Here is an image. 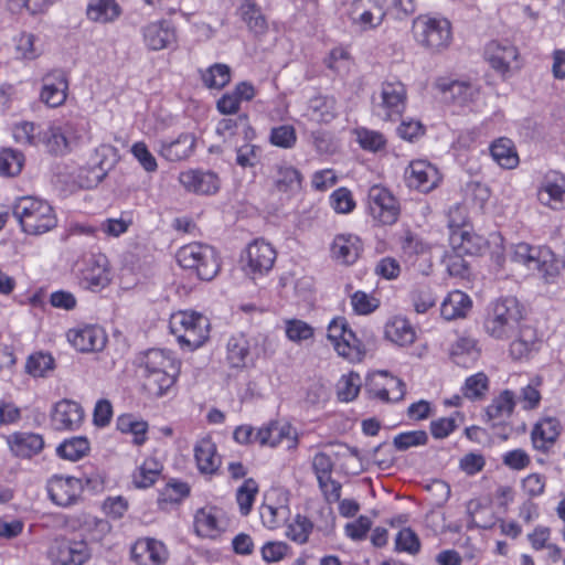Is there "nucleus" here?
I'll return each instance as SVG.
<instances>
[{
  "mask_svg": "<svg viewBox=\"0 0 565 565\" xmlns=\"http://www.w3.org/2000/svg\"><path fill=\"white\" fill-rule=\"evenodd\" d=\"M311 530L312 523L310 520L298 514L294 523L289 524L287 536L299 544H303L308 541Z\"/></svg>",
  "mask_w": 565,
  "mask_h": 565,
  "instance_id": "obj_61",
  "label": "nucleus"
},
{
  "mask_svg": "<svg viewBox=\"0 0 565 565\" xmlns=\"http://www.w3.org/2000/svg\"><path fill=\"white\" fill-rule=\"evenodd\" d=\"M302 174L295 167L287 163L274 166L273 188L288 196L295 195L301 190Z\"/></svg>",
  "mask_w": 565,
  "mask_h": 565,
  "instance_id": "obj_22",
  "label": "nucleus"
},
{
  "mask_svg": "<svg viewBox=\"0 0 565 565\" xmlns=\"http://www.w3.org/2000/svg\"><path fill=\"white\" fill-rule=\"evenodd\" d=\"M108 282V273L100 265L88 266L82 271V284L88 289H100L107 286Z\"/></svg>",
  "mask_w": 565,
  "mask_h": 565,
  "instance_id": "obj_53",
  "label": "nucleus"
},
{
  "mask_svg": "<svg viewBox=\"0 0 565 565\" xmlns=\"http://www.w3.org/2000/svg\"><path fill=\"white\" fill-rule=\"evenodd\" d=\"M404 179L408 188L428 193L440 182V174L435 166L426 160H414L405 169Z\"/></svg>",
  "mask_w": 565,
  "mask_h": 565,
  "instance_id": "obj_9",
  "label": "nucleus"
},
{
  "mask_svg": "<svg viewBox=\"0 0 565 565\" xmlns=\"http://www.w3.org/2000/svg\"><path fill=\"white\" fill-rule=\"evenodd\" d=\"M86 13L94 22L107 23L119 17L120 8L115 0H92Z\"/></svg>",
  "mask_w": 565,
  "mask_h": 565,
  "instance_id": "obj_38",
  "label": "nucleus"
},
{
  "mask_svg": "<svg viewBox=\"0 0 565 565\" xmlns=\"http://www.w3.org/2000/svg\"><path fill=\"white\" fill-rule=\"evenodd\" d=\"M518 337L510 345V353L513 359L520 360L529 356L533 351L537 350V333L531 326H522L516 330Z\"/></svg>",
  "mask_w": 565,
  "mask_h": 565,
  "instance_id": "obj_32",
  "label": "nucleus"
},
{
  "mask_svg": "<svg viewBox=\"0 0 565 565\" xmlns=\"http://www.w3.org/2000/svg\"><path fill=\"white\" fill-rule=\"evenodd\" d=\"M406 89L401 82H385L382 84L379 98L373 96V113L384 119H392L399 115L405 106Z\"/></svg>",
  "mask_w": 565,
  "mask_h": 565,
  "instance_id": "obj_6",
  "label": "nucleus"
},
{
  "mask_svg": "<svg viewBox=\"0 0 565 565\" xmlns=\"http://www.w3.org/2000/svg\"><path fill=\"white\" fill-rule=\"evenodd\" d=\"M522 318V309L516 298L499 299L492 303L484 320L486 332L494 339H509L516 333Z\"/></svg>",
  "mask_w": 565,
  "mask_h": 565,
  "instance_id": "obj_2",
  "label": "nucleus"
},
{
  "mask_svg": "<svg viewBox=\"0 0 565 565\" xmlns=\"http://www.w3.org/2000/svg\"><path fill=\"white\" fill-rule=\"evenodd\" d=\"M276 250L264 239H256L246 248V255L243 258L247 274H266L275 263Z\"/></svg>",
  "mask_w": 565,
  "mask_h": 565,
  "instance_id": "obj_11",
  "label": "nucleus"
},
{
  "mask_svg": "<svg viewBox=\"0 0 565 565\" xmlns=\"http://www.w3.org/2000/svg\"><path fill=\"white\" fill-rule=\"evenodd\" d=\"M39 147H44L51 156L60 157L70 152V142L62 127L49 125L38 132Z\"/></svg>",
  "mask_w": 565,
  "mask_h": 565,
  "instance_id": "obj_23",
  "label": "nucleus"
},
{
  "mask_svg": "<svg viewBox=\"0 0 565 565\" xmlns=\"http://www.w3.org/2000/svg\"><path fill=\"white\" fill-rule=\"evenodd\" d=\"M11 450L18 457L30 458L44 447L41 435L34 433H15L8 438Z\"/></svg>",
  "mask_w": 565,
  "mask_h": 565,
  "instance_id": "obj_27",
  "label": "nucleus"
},
{
  "mask_svg": "<svg viewBox=\"0 0 565 565\" xmlns=\"http://www.w3.org/2000/svg\"><path fill=\"white\" fill-rule=\"evenodd\" d=\"M141 374L179 373V362L170 352L160 349H150L142 353L138 362Z\"/></svg>",
  "mask_w": 565,
  "mask_h": 565,
  "instance_id": "obj_15",
  "label": "nucleus"
},
{
  "mask_svg": "<svg viewBox=\"0 0 565 565\" xmlns=\"http://www.w3.org/2000/svg\"><path fill=\"white\" fill-rule=\"evenodd\" d=\"M361 386V377L358 373L350 372L347 375H342L338 383V397L343 402L353 401L359 392Z\"/></svg>",
  "mask_w": 565,
  "mask_h": 565,
  "instance_id": "obj_55",
  "label": "nucleus"
},
{
  "mask_svg": "<svg viewBox=\"0 0 565 565\" xmlns=\"http://www.w3.org/2000/svg\"><path fill=\"white\" fill-rule=\"evenodd\" d=\"M471 299L460 290L449 292L440 307V315L446 320L463 318L471 309Z\"/></svg>",
  "mask_w": 565,
  "mask_h": 565,
  "instance_id": "obj_33",
  "label": "nucleus"
},
{
  "mask_svg": "<svg viewBox=\"0 0 565 565\" xmlns=\"http://www.w3.org/2000/svg\"><path fill=\"white\" fill-rule=\"evenodd\" d=\"M385 337L403 347L414 342L415 332L405 319L396 318L386 324Z\"/></svg>",
  "mask_w": 565,
  "mask_h": 565,
  "instance_id": "obj_41",
  "label": "nucleus"
},
{
  "mask_svg": "<svg viewBox=\"0 0 565 565\" xmlns=\"http://www.w3.org/2000/svg\"><path fill=\"white\" fill-rule=\"evenodd\" d=\"M358 141L364 150L377 151L385 146V138L382 134L365 128L356 130Z\"/></svg>",
  "mask_w": 565,
  "mask_h": 565,
  "instance_id": "obj_63",
  "label": "nucleus"
},
{
  "mask_svg": "<svg viewBox=\"0 0 565 565\" xmlns=\"http://www.w3.org/2000/svg\"><path fill=\"white\" fill-rule=\"evenodd\" d=\"M84 417L81 405L70 399H62L54 406L51 422L55 430H73L77 428Z\"/></svg>",
  "mask_w": 565,
  "mask_h": 565,
  "instance_id": "obj_17",
  "label": "nucleus"
},
{
  "mask_svg": "<svg viewBox=\"0 0 565 565\" xmlns=\"http://www.w3.org/2000/svg\"><path fill=\"white\" fill-rule=\"evenodd\" d=\"M24 154L13 148H3L0 151V175L15 177L20 174L24 166Z\"/></svg>",
  "mask_w": 565,
  "mask_h": 565,
  "instance_id": "obj_42",
  "label": "nucleus"
},
{
  "mask_svg": "<svg viewBox=\"0 0 565 565\" xmlns=\"http://www.w3.org/2000/svg\"><path fill=\"white\" fill-rule=\"evenodd\" d=\"M395 548L409 554L418 553L420 543L417 534L409 527L402 529L396 535Z\"/></svg>",
  "mask_w": 565,
  "mask_h": 565,
  "instance_id": "obj_60",
  "label": "nucleus"
},
{
  "mask_svg": "<svg viewBox=\"0 0 565 565\" xmlns=\"http://www.w3.org/2000/svg\"><path fill=\"white\" fill-rule=\"evenodd\" d=\"M83 487L75 476H53L47 483V492L55 504L70 507L78 501Z\"/></svg>",
  "mask_w": 565,
  "mask_h": 565,
  "instance_id": "obj_13",
  "label": "nucleus"
},
{
  "mask_svg": "<svg viewBox=\"0 0 565 565\" xmlns=\"http://www.w3.org/2000/svg\"><path fill=\"white\" fill-rule=\"evenodd\" d=\"M239 11L242 19L252 32L255 34H263L266 31V20L256 3L246 0L242 3Z\"/></svg>",
  "mask_w": 565,
  "mask_h": 565,
  "instance_id": "obj_46",
  "label": "nucleus"
},
{
  "mask_svg": "<svg viewBox=\"0 0 565 565\" xmlns=\"http://www.w3.org/2000/svg\"><path fill=\"white\" fill-rule=\"evenodd\" d=\"M250 344L245 334L232 335L227 341V361L232 367H244L250 360Z\"/></svg>",
  "mask_w": 565,
  "mask_h": 565,
  "instance_id": "obj_36",
  "label": "nucleus"
},
{
  "mask_svg": "<svg viewBox=\"0 0 565 565\" xmlns=\"http://www.w3.org/2000/svg\"><path fill=\"white\" fill-rule=\"evenodd\" d=\"M351 305L358 315H369L377 309L380 302L376 298L359 290L351 296Z\"/></svg>",
  "mask_w": 565,
  "mask_h": 565,
  "instance_id": "obj_64",
  "label": "nucleus"
},
{
  "mask_svg": "<svg viewBox=\"0 0 565 565\" xmlns=\"http://www.w3.org/2000/svg\"><path fill=\"white\" fill-rule=\"evenodd\" d=\"M537 260L539 266L535 270L539 271L548 284L554 282L565 267V263L557 258L548 248L542 249Z\"/></svg>",
  "mask_w": 565,
  "mask_h": 565,
  "instance_id": "obj_39",
  "label": "nucleus"
},
{
  "mask_svg": "<svg viewBox=\"0 0 565 565\" xmlns=\"http://www.w3.org/2000/svg\"><path fill=\"white\" fill-rule=\"evenodd\" d=\"M290 426L289 425H282L279 426L276 423H271L265 427L259 428L256 431L255 435V443L259 444L260 446H269L271 448L278 446L281 444V441L287 438L290 444L288 445V448H292L297 444V438H290Z\"/></svg>",
  "mask_w": 565,
  "mask_h": 565,
  "instance_id": "obj_31",
  "label": "nucleus"
},
{
  "mask_svg": "<svg viewBox=\"0 0 565 565\" xmlns=\"http://www.w3.org/2000/svg\"><path fill=\"white\" fill-rule=\"evenodd\" d=\"M107 148L96 150L95 158L81 169L78 179L81 185L87 189L97 186L113 168V162L107 160Z\"/></svg>",
  "mask_w": 565,
  "mask_h": 565,
  "instance_id": "obj_20",
  "label": "nucleus"
},
{
  "mask_svg": "<svg viewBox=\"0 0 565 565\" xmlns=\"http://www.w3.org/2000/svg\"><path fill=\"white\" fill-rule=\"evenodd\" d=\"M489 390V379L483 372L469 376L462 387V393L467 398L480 399Z\"/></svg>",
  "mask_w": 565,
  "mask_h": 565,
  "instance_id": "obj_52",
  "label": "nucleus"
},
{
  "mask_svg": "<svg viewBox=\"0 0 565 565\" xmlns=\"http://www.w3.org/2000/svg\"><path fill=\"white\" fill-rule=\"evenodd\" d=\"M170 331L182 347L194 350L209 339L210 322L202 313L180 311L173 313L169 322Z\"/></svg>",
  "mask_w": 565,
  "mask_h": 565,
  "instance_id": "obj_3",
  "label": "nucleus"
},
{
  "mask_svg": "<svg viewBox=\"0 0 565 565\" xmlns=\"http://www.w3.org/2000/svg\"><path fill=\"white\" fill-rule=\"evenodd\" d=\"M116 426L124 434H132L136 445H142L146 441L148 424L143 420H138L131 414L120 415L117 418Z\"/></svg>",
  "mask_w": 565,
  "mask_h": 565,
  "instance_id": "obj_44",
  "label": "nucleus"
},
{
  "mask_svg": "<svg viewBox=\"0 0 565 565\" xmlns=\"http://www.w3.org/2000/svg\"><path fill=\"white\" fill-rule=\"evenodd\" d=\"M537 195L542 204L553 210L565 209V177L557 172L547 173Z\"/></svg>",
  "mask_w": 565,
  "mask_h": 565,
  "instance_id": "obj_16",
  "label": "nucleus"
},
{
  "mask_svg": "<svg viewBox=\"0 0 565 565\" xmlns=\"http://www.w3.org/2000/svg\"><path fill=\"white\" fill-rule=\"evenodd\" d=\"M514 394L505 390L486 408V417L488 422H492L493 428H502L504 430V420L509 418L514 411Z\"/></svg>",
  "mask_w": 565,
  "mask_h": 565,
  "instance_id": "obj_26",
  "label": "nucleus"
},
{
  "mask_svg": "<svg viewBox=\"0 0 565 565\" xmlns=\"http://www.w3.org/2000/svg\"><path fill=\"white\" fill-rule=\"evenodd\" d=\"M440 88L446 95V99L450 98L459 105L468 103L477 94V88L463 81H452L449 84L440 85Z\"/></svg>",
  "mask_w": 565,
  "mask_h": 565,
  "instance_id": "obj_43",
  "label": "nucleus"
},
{
  "mask_svg": "<svg viewBox=\"0 0 565 565\" xmlns=\"http://www.w3.org/2000/svg\"><path fill=\"white\" fill-rule=\"evenodd\" d=\"M54 366V359L51 354L38 352L28 358L25 371L34 377H45Z\"/></svg>",
  "mask_w": 565,
  "mask_h": 565,
  "instance_id": "obj_49",
  "label": "nucleus"
},
{
  "mask_svg": "<svg viewBox=\"0 0 565 565\" xmlns=\"http://www.w3.org/2000/svg\"><path fill=\"white\" fill-rule=\"evenodd\" d=\"M269 140L276 147L290 149L297 141L296 130L291 125L274 127L271 128Z\"/></svg>",
  "mask_w": 565,
  "mask_h": 565,
  "instance_id": "obj_58",
  "label": "nucleus"
},
{
  "mask_svg": "<svg viewBox=\"0 0 565 565\" xmlns=\"http://www.w3.org/2000/svg\"><path fill=\"white\" fill-rule=\"evenodd\" d=\"M67 340L81 352H97L105 348L107 335L102 327L85 324L70 329Z\"/></svg>",
  "mask_w": 565,
  "mask_h": 565,
  "instance_id": "obj_12",
  "label": "nucleus"
},
{
  "mask_svg": "<svg viewBox=\"0 0 565 565\" xmlns=\"http://www.w3.org/2000/svg\"><path fill=\"white\" fill-rule=\"evenodd\" d=\"M194 458L200 472L213 475L217 471L221 460L216 454V446L210 438L199 440L194 447Z\"/></svg>",
  "mask_w": 565,
  "mask_h": 565,
  "instance_id": "obj_28",
  "label": "nucleus"
},
{
  "mask_svg": "<svg viewBox=\"0 0 565 565\" xmlns=\"http://www.w3.org/2000/svg\"><path fill=\"white\" fill-rule=\"evenodd\" d=\"M557 425L554 418H546L536 424L531 433L533 447L540 451H546L559 434Z\"/></svg>",
  "mask_w": 565,
  "mask_h": 565,
  "instance_id": "obj_34",
  "label": "nucleus"
},
{
  "mask_svg": "<svg viewBox=\"0 0 565 565\" xmlns=\"http://www.w3.org/2000/svg\"><path fill=\"white\" fill-rule=\"evenodd\" d=\"M177 260L184 269L193 270L202 280H212L220 270V258L214 247L191 243L177 252Z\"/></svg>",
  "mask_w": 565,
  "mask_h": 565,
  "instance_id": "obj_4",
  "label": "nucleus"
},
{
  "mask_svg": "<svg viewBox=\"0 0 565 565\" xmlns=\"http://www.w3.org/2000/svg\"><path fill=\"white\" fill-rule=\"evenodd\" d=\"M372 9L367 10L364 13V17L361 19L358 28L365 32L380 26L386 15L385 11V0H375Z\"/></svg>",
  "mask_w": 565,
  "mask_h": 565,
  "instance_id": "obj_57",
  "label": "nucleus"
},
{
  "mask_svg": "<svg viewBox=\"0 0 565 565\" xmlns=\"http://www.w3.org/2000/svg\"><path fill=\"white\" fill-rule=\"evenodd\" d=\"M47 556L54 565H83L89 558V550L83 541L58 537L52 542Z\"/></svg>",
  "mask_w": 565,
  "mask_h": 565,
  "instance_id": "obj_7",
  "label": "nucleus"
},
{
  "mask_svg": "<svg viewBox=\"0 0 565 565\" xmlns=\"http://www.w3.org/2000/svg\"><path fill=\"white\" fill-rule=\"evenodd\" d=\"M417 42L433 51L448 46L451 40V25L447 19L419 17L414 21Z\"/></svg>",
  "mask_w": 565,
  "mask_h": 565,
  "instance_id": "obj_5",
  "label": "nucleus"
},
{
  "mask_svg": "<svg viewBox=\"0 0 565 565\" xmlns=\"http://www.w3.org/2000/svg\"><path fill=\"white\" fill-rule=\"evenodd\" d=\"M450 244L456 253L460 255H478L487 247V241L475 233L465 231H452Z\"/></svg>",
  "mask_w": 565,
  "mask_h": 565,
  "instance_id": "obj_29",
  "label": "nucleus"
},
{
  "mask_svg": "<svg viewBox=\"0 0 565 565\" xmlns=\"http://www.w3.org/2000/svg\"><path fill=\"white\" fill-rule=\"evenodd\" d=\"M131 556L139 565H161L168 557L164 544L154 539H140L131 547Z\"/></svg>",
  "mask_w": 565,
  "mask_h": 565,
  "instance_id": "obj_19",
  "label": "nucleus"
},
{
  "mask_svg": "<svg viewBox=\"0 0 565 565\" xmlns=\"http://www.w3.org/2000/svg\"><path fill=\"white\" fill-rule=\"evenodd\" d=\"M143 41L151 51H160L175 41L172 23L167 20L149 23L142 29Z\"/></svg>",
  "mask_w": 565,
  "mask_h": 565,
  "instance_id": "obj_21",
  "label": "nucleus"
},
{
  "mask_svg": "<svg viewBox=\"0 0 565 565\" xmlns=\"http://www.w3.org/2000/svg\"><path fill=\"white\" fill-rule=\"evenodd\" d=\"M67 90L68 79L66 73L62 70H55L43 77L40 98L49 107L55 108L65 103Z\"/></svg>",
  "mask_w": 565,
  "mask_h": 565,
  "instance_id": "obj_14",
  "label": "nucleus"
},
{
  "mask_svg": "<svg viewBox=\"0 0 565 565\" xmlns=\"http://www.w3.org/2000/svg\"><path fill=\"white\" fill-rule=\"evenodd\" d=\"M194 529L201 537H214L218 530L217 519L212 512L200 509L194 516Z\"/></svg>",
  "mask_w": 565,
  "mask_h": 565,
  "instance_id": "obj_51",
  "label": "nucleus"
},
{
  "mask_svg": "<svg viewBox=\"0 0 565 565\" xmlns=\"http://www.w3.org/2000/svg\"><path fill=\"white\" fill-rule=\"evenodd\" d=\"M484 56L491 67L503 78L511 75L513 63L519 57L518 49L508 41L493 40L489 42L484 50Z\"/></svg>",
  "mask_w": 565,
  "mask_h": 565,
  "instance_id": "obj_10",
  "label": "nucleus"
},
{
  "mask_svg": "<svg viewBox=\"0 0 565 565\" xmlns=\"http://www.w3.org/2000/svg\"><path fill=\"white\" fill-rule=\"evenodd\" d=\"M195 146V137L183 132L174 140H161L159 153L166 160L177 162L189 158Z\"/></svg>",
  "mask_w": 565,
  "mask_h": 565,
  "instance_id": "obj_24",
  "label": "nucleus"
},
{
  "mask_svg": "<svg viewBox=\"0 0 565 565\" xmlns=\"http://www.w3.org/2000/svg\"><path fill=\"white\" fill-rule=\"evenodd\" d=\"M333 461L326 452H318L315 455L312 459V469L317 476L319 486L323 487L324 481L329 480L333 470Z\"/></svg>",
  "mask_w": 565,
  "mask_h": 565,
  "instance_id": "obj_62",
  "label": "nucleus"
},
{
  "mask_svg": "<svg viewBox=\"0 0 565 565\" xmlns=\"http://www.w3.org/2000/svg\"><path fill=\"white\" fill-rule=\"evenodd\" d=\"M41 125L31 121H23L13 128V138L18 143L39 147L38 132Z\"/></svg>",
  "mask_w": 565,
  "mask_h": 565,
  "instance_id": "obj_56",
  "label": "nucleus"
},
{
  "mask_svg": "<svg viewBox=\"0 0 565 565\" xmlns=\"http://www.w3.org/2000/svg\"><path fill=\"white\" fill-rule=\"evenodd\" d=\"M543 248L531 246L526 243L516 244L510 258L513 263L521 264L525 266L529 270L535 271L537 268V258L540 257Z\"/></svg>",
  "mask_w": 565,
  "mask_h": 565,
  "instance_id": "obj_45",
  "label": "nucleus"
},
{
  "mask_svg": "<svg viewBox=\"0 0 565 565\" xmlns=\"http://www.w3.org/2000/svg\"><path fill=\"white\" fill-rule=\"evenodd\" d=\"M179 373L161 372L157 374H141L142 390L152 398L166 396L175 384Z\"/></svg>",
  "mask_w": 565,
  "mask_h": 565,
  "instance_id": "obj_30",
  "label": "nucleus"
},
{
  "mask_svg": "<svg viewBox=\"0 0 565 565\" xmlns=\"http://www.w3.org/2000/svg\"><path fill=\"white\" fill-rule=\"evenodd\" d=\"M12 212L23 232L41 235L56 226V217L52 206L34 196L19 198L13 204Z\"/></svg>",
  "mask_w": 565,
  "mask_h": 565,
  "instance_id": "obj_1",
  "label": "nucleus"
},
{
  "mask_svg": "<svg viewBox=\"0 0 565 565\" xmlns=\"http://www.w3.org/2000/svg\"><path fill=\"white\" fill-rule=\"evenodd\" d=\"M179 180L188 191L201 195L215 194L220 189V179L212 171L190 170L182 172Z\"/></svg>",
  "mask_w": 565,
  "mask_h": 565,
  "instance_id": "obj_18",
  "label": "nucleus"
},
{
  "mask_svg": "<svg viewBox=\"0 0 565 565\" xmlns=\"http://www.w3.org/2000/svg\"><path fill=\"white\" fill-rule=\"evenodd\" d=\"M202 79L209 88H223L231 81V68L226 64L216 63L205 71Z\"/></svg>",
  "mask_w": 565,
  "mask_h": 565,
  "instance_id": "obj_50",
  "label": "nucleus"
},
{
  "mask_svg": "<svg viewBox=\"0 0 565 565\" xmlns=\"http://www.w3.org/2000/svg\"><path fill=\"white\" fill-rule=\"evenodd\" d=\"M361 250V239L352 234L337 235L331 246L332 257L344 265L355 263Z\"/></svg>",
  "mask_w": 565,
  "mask_h": 565,
  "instance_id": "obj_25",
  "label": "nucleus"
},
{
  "mask_svg": "<svg viewBox=\"0 0 565 565\" xmlns=\"http://www.w3.org/2000/svg\"><path fill=\"white\" fill-rule=\"evenodd\" d=\"M257 493L258 484L253 478L246 479L237 489L236 502L242 515L246 516L250 513Z\"/></svg>",
  "mask_w": 565,
  "mask_h": 565,
  "instance_id": "obj_48",
  "label": "nucleus"
},
{
  "mask_svg": "<svg viewBox=\"0 0 565 565\" xmlns=\"http://www.w3.org/2000/svg\"><path fill=\"white\" fill-rule=\"evenodd\" d=\"M369 209L374 218L384 225L394 224L399 215L397 200L392 193L380 185H374L367 194Z\"/></svg>",
  "mask_w": 565,
  "mask_h": 565,
  "instance_id": "obj_8",
  "label": "nucleus"
},
{
  "mask_svg": "<svg viewBox=\"0 0 565 565\" xmlns=\"http://www.w3.org/2000/svg\"><path fill=\"white\" fill-rule=\"evenodd\" d=\"M89 450V443L85 437H73L57 447V454L64 459L76 461Z\"/></svg>",
  "mask_w": 565,
  "mask_h": 565,
  "instance_id": "obj_47",
  "label": "nucleus"
},
{
  "mask_svg": "<svg viewBox=\"0 0 565 565\" xmlns=\"http://www.w3.org/2000/svg\"><path fill=\"white\" fill-rule=\"evenodd\" d=\"M289 514V510L285 505L274 507L264 504L260 508V519L263 524L268 529H276L284 523Z\"/></svg>",
  "mask_w": 565,
  "mask_h": 565,
  "instance_id": "obj_59",
  "label": "nucleus"
},
{
  "mask_svg": "<svg viewBox=\"0 0 565 565\" xmlns=\"http://www.w3.org/2000/svg\"><path fill=\"white\" fill-rule=\"evenodd\" d=\"M427 443L428 435L425 430L405 431L393 438V446L397 451H406L412 447L424 446Z\"/></svg>",
  "mask_w": 565,
  "mask_h": 565,
  "instance_id": "obj_54",
  "label": "nucleus"
},
{
  "mask_svg": "<svg viewBox=\"0 0 565 565\" xmlns=\"http://www.w3.org/2000/svg\"><path fill=\"white\" fill-rule=\"evenodd\" d=\"M335 351L339 355L351 362H359L365 354L362 342L356 338L355 333L348 328L341 342H335Z\"/></svg>",
  "mask_w": 565,
  "mask_h": 565,
  "instance_id": "obj_40",
  "label": "nucleus"
},
{
  "mask_svg": "<svg viewBox=\"0 0 565 565\" xmlns=\"http://www.w3.org/2000/svg\"><path fill=\"white\" fill-rule=\"evenodd\" d=\"M337 100L332 96L318 95L309 99L308 111L311 119L319 122H330L337 117Z\"/></svg>",
  "mask_w": 565,
  "mask_h": 565,
  "instance_id": "obj_35",
  "label": "nucleus"
},
{
  "mask_svg": "<svg viewBox=\"0 0 565 565\" xmlns=\"http://www.w3.org/2000/svg\"><path fill=\"white\" fill-rule=\"evenodd\" d=\"M490 152L493 160L504 169H513L519 163V156L514 145L509 138H499L491 147Z\"/></svg>",
  "mask_w": 565,
  "mask_h": 565,
  "instance_id": "obj_37",
  "label": "nucleus"
}]
</instances>
